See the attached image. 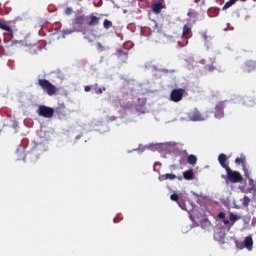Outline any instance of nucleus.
Wrapping results in <instances>:
<instances>
[{"label": "nucleus", "mask_w": 256, "mask_h": 256, "mask_svg": "<svg viewBox=\"0 0 256 256\" xmlns=\"http://www.w3.org/2000/svg\"><path fill=\"white\" fill-rule=\"evenodd\" d=\"M239 1V0H229L228 2H226L223 6V11L229 9L230 7H233V5H235V3Z\"/></svg>", "instance_id": "obj_21"}, {"label": "nucleus", "mask_w": 256, "mask_h": 256, "mask_svg": "<svg viewBox=\"0 0 256 256\" xmlns=\"http://www.w3.org/2000/svg\"><path fill=\"white\" fill-rule=\"evenodd\" d=\"M248 184L250 187L247 189V193H253V191H256V184L253 178H248Z\"/></svg>", "instance_id": "obj_17"}, {"label": "nucleus", "mask_w": 256, "mask_h": 256, "mask_svg": "<svg viewBox=\"0 0 256 256\" xmlns=\"http://www.w3.org/2000/svg\"><path fill=\"white\" fill-rule=\"evenodd\" d=\"M223 223H224V225H230L231 222H229V219H224Z\"/></svg>", "instance_id": "obj_33"}, {"label": "nucleus", "mask_w": 256, "mask_h": 256, "mask_svg": "<svg viewBox=\"0 0 256 256\" xmlns=\"http://www.w3.org/2000/svg\"><path fill=\"white\" fill-rule=\"evenodd\" d=\"M159 181H175L177 179V175L173 173L162 174L158 177Z\"/></svg>", "instance_id": "obj_11"}, {"label": "nucleus", "mask_w": 256, "mask_h": 256, "mask_svg": "<svg viewBox=\"0 0 256 256\" xmlns=\"http://www.w3.org/2000/svg\"><path fill=\"white\" fill-rule=\"evenodd\" d=\"M84 91H86V93H89V91H91V86H85Z\"/></svg>", "instance_id": "obj_32"}, {"label": "nucleus", "mask_w": 256, "mask_h": 256, "mask_svg": "<svg viewBox=\"0 0 256 256\" xmlns=\"http://www.w3.org/2000/svg\"><path fill=\"white\" fill-rule=\"evenodd\" d=\"M226 175L228 177V181L230 183H242L243 182V176L241 173L237 171H233L231 168H228L226 170Z\"/></svg>", "instance_id": "obj_5"}, {"label": "nucleus", "mask_w": 256, "mask_h": 256, "mask_svg": "<svg viewBox=\"0 0 256 256\" xmlns=\"http://www.w3.org/2000/svg\"><path fill=\"white\" fill-rule=\"evenodd\" d=\"M178 181H182L183 180V177H177Z\"/></svg>", "instance_id": "obj_35"}, {"label": "nucleus", "mask_w": 256, "mask_h": 256, "mask_svg": "<svg viewBox=\"0 0 256 256\" xmlns=\"http://www.w3.org/2000/svg\"><path fill=\"white\" fill-rule=\"evenodd\" d=\"M227 155L225 154H220L218 156V161L221 165V167H223V169H225V171H227L228 169H230L231 167H229V163L227 162Z\"/></svg>", "instance_id": "obj_10"}, {"label": "nucleus", "mask_w": 256, "mask_h": 256, "mask_svg": "<svg viewBox=\"0 0 256 256\" xmlns=\"http://www.w3.org/2000/svg\"><path fill=\"white\" fill-rule=\"evenodd\" d=\"M170 199H171V201H176V202H178L179 207H181V209H183V202H182V201H179V195H178V194H172V195L170 196Z\"/></svg>", "instance_id": "obj_20"}, {"label": "nucleus", "mask_w": 256, "mask_h": 256, "mask_svg": "<svg viewBox=\"0 0 256 256\" xmlns=\"http://www.w3.org/2000/svg\"><path fill=\"white\" fill-rule=\"evenodd\" d=\"M201 65H205V59L200 60Z\"/></svg>", "instance_id": "obj_34"}, {"label": "nucleus", "mask_w": 256, "mask_h": 256, "mask_svg": "<svg viewBox=\"0 0 256 256\" xmlns=\"http://www.w3.org/2000/svg\"><path fill=\"white\" fill-rule=\"evenodd\" d=\"M188 165H197V156L190 154L187 158Z\"/></svg>", "instance_id": "obj_19"}, {"label": "nucleus", "mask_w": 256, "mask_h": 256, "mask_svg": "<svg viewBox=\"0 0 256 256\" xmlns=\"http://www.w3.org/2000/svg\"><path fill=\"white\" fill-rule=\"evenodd\" d=\"M218 217H219V219H225V213L224 212H220L218 214Z\"/></svg>", "instance_id": "obj_31"}, {"label": "nucleus", "mask_w": 256, "mask_h": 256, "mask_svg": "<svg viewBox=\"0 0 256 256\" xmlns=\"http://www.w3.org/2000/svg\"><path fill=\"white\" fill-rule=\"evenodd\" d=\"M75 31H77V29L75 28L73 30H69V29L63 30L62 35H71V33H75Z\"/></svg>", "instance_id": "obj_26"}, {"label": "nucleus", "mask_w": 256, "mask_h": 256, "mask_svg": "<svg viewBox=\"0 0 256 256\" xmlns=\"http://www.w3.org/2000/svg\"><path fill=\"white\" fill-rule=\"evenodd\" d=\"M183 177L186 181H193V179H195V174L193 173V170H186L183 172Z\"/></svg>", "instance_id": "obj_13"}, {"label": "nucleus", "mask_w": 256, "mask_h": 256, "mask_svg": "<svg viewBox=\"0 0 256 256\" xmlns=\"http://www.w3.org/2000/svg\"><path fill=\"white\" fill-rule=\"evenodd\" d=\"M72 13H73V8L67 7V8L65 9V14H66V15H71Z\"/></svg>", "instance_id": "obj_28"}, {"label": "nucleus", "mask_w": 256, "mask_h": 256, "mask_svg": "<svg viewBox=\"0 0 256 256\" xmlns=\"http://www.w3.org/2000/svg\"><path fill=\"white\" fill-rule=\"evenodd\" d=\"M103 91H105V87L99 88L98 90H96V93H97L98 95H101V93H103Z\"/></svg>", "instance_id": "obj_30"}, {"label": "nucleus", "mask_w": 256, "mask_h": 256, "mask_svg": "<svg viewBox=\"0 0 256 256\" xmlns=\"http://www.w3.org/2000/svg\"><path fill=\"white\" fill-rule=\"evenodd\" d=\"M224 109L225 102L221 101L216 104L214 112L216 119H223V117H225V112L223 111Z\"/></svg>", "instance_id": "obj_6"}, {"label": "nucleus", "mask_w": 256, "mask_h": 256, "mask_svg": "<svg viewBox=\"0 0 256 256\" xmlns=\"http://www.w3.org/2000/svg\"><path fill=\"white\" fill-rule=\"evenodd\" d=\"M256 69V62L252 60H248L243 65V72L244 73H251Z\"/></svg>", "instance_id": "obj_9"}, {"label": "nucleus", "mask_w": 256, "mask_h": 256, "mask_svg": "<svg viewBox=\"0 0 256 256\" xmlns=\"http://www.w3.org/2000/svg\"><path fill=\"white\" fill-rule=\"evenodd\" d=\"M38 85L42 91H45L49 97L57 95V87L49 82L47 79H38Z\"/></svg>", "instance_id": "obj_2"}, {"label": "nucleus", "mask_w": 256, "mask_h": 256, "mask_svg": "<svg viewBox=\"0 0 256 256\" xmlns=\"http://www.w3.org/2000/svg\"><path fill=\"white\" fill-rule=\"evenodd\" d=\"M244 245L248 251H251L253 249V237L247 236L244 240Z\"/></svg>", "instance_id": "obj_14"}, {"label": "nucleus", "mask_w": 256, "mask_h": 256, "mask_svg": "<svg viewBox=\"0 0 256 256\" xmlns=\"http://www.w3.org/2000/svg\"><path fill=\"white\" fill-rule=\"evenodd\" d=\"M128 57L129 54H127V52L118 51V58L121 63H127Z\"/></svg>", "instance_id": "obj_16"}, {"label": "nucleus", "mask_w": 256, "mask_h": 256, "mask_svg": "<svg viewBox=\"0 0 256 256\" xmlns=\"http://www.w3.org/2000/svg\"><path fill=\"white\" fill-rule=\"evenodd\" d=\"M0 29H2V31H6L4 33V35H8L9 37H13V29L10 28L7 21L0 20Z\"/></svg>", "instance_id": "obj_8"}, {"label": "nucleus", "mask_w": 256, "mask_h": 256, "mask_svg": "<svg viewBox=\"0 0 256 256\" xmlns=\"http://www.w3.org/2000/svg\"><path fill=\"white\" fill-rule=\"evenodd\" d=\"M151 9L153 13H155L156 15H159V13L163 11V4H161V2H156L152 4Z\"/></svg>", "instance_id": "obj_12"}, {"label": "nucleus", "mask_w": 256, "mask_h": 256, "mask_svg": "<svg viewBox=\"0 0 256 256\" xmlns=\"http://www.w3.org/2000/svg\"><path fill=\"white\" fill-rule=\"evenodd\" d=\"M243 172H244V176L246 177V179L251 178V171H249V168H247L246 164H243Z\"/></svg>", "instance_id": "obj_22"}, {"label": "nucleus", "mask_w": 256, "mask_h": 256, "mask_svg": "<svg viewBox=\"0 0 256 256\" xmlns=\"http://www.w3.org/2000/svg\"><path fill=\"white\" fill-rule=\"evenodd\" d=\"M100 21H101V17L95 16L94 14H90L87 16L85 14H82V15H77L74 18L73 25L74 27H78L76 29L78 33L85 34L83 25H88V27H97Z\"/></svg>", "instance_id": "obj_1"}, {"label": "nucleus", "mask_w": 256, "mask_h": 256, "mask_svg": "<svg viewBox=\"0 0 256 256\" xmlns=\"http://www.w3.org/2000/svg\"><path fill=\"white\" fill-rule=\"evenodd\" d=\"M202 38L204 39V41H209V39H211V37L208 36L207 33H203Z\"/></svg>", "instance_id": "obj_29"}, {"label": "nucleus", "mask_w": 256, "mask_h": 256, "mask_svg": "<svg viewBox=\"0 0 256 256\" xmlns=\"http://www.w3.org/2000/svg\"><path fill=\"white\" fill-rule=\"evenodd\" d=\"M187 95V91L184 88H176L170 92V101L173 103H179L183 101V96Z\"/></svg>", "instance_id": "obj_3"}, {"label": "nucleus", "mask_w": 256, "mask_h": 256, "mask_svg": "<svg viewBox=\"0 0 256 256\" xmlns=\"http://www.w3.org/2000/svg\"><path fill=\"white\" fill-rule=\"evenodd\" d=\"M103 27L104 29H111V27H113V22H111L109 19H105L103 22Z\"/></svg>", "instance_id": "obj_23"}, {"label": "nucleus", "mask_w": 256, "mask_h": 256, "mask_svg": "<svg viewBox=\"0 0 256 256\" xmlns=\"http://www.w3.org/2000/svg\"><path fill=\"white\" fill-rule=\"evenodd\" d=\"M206 71L213 72L215 71V67L213 64L205 66Z\"/></svg>", "instance_id": "obj_27"}, {"label": "nucleus", "mask_w": 256, "mask_h": 256, "mask_svg": "<svg viewBox=\"0 0 256 256\" xmlns=\"http://www.w3.org/2000/svg\"><path fill=\"white\" fill-rule=\"evenodd\" d=\"M37 113L40 117H44L45 119H51V117L55 115V109L49 106L40 105L38 107Z\"/></svg>", "instance_id": "obj_4"}, {"label": "nucleus", "mask_w": 256, "mask_h": 256, "mask_svg": "<svg viewBox=\"0 0 256 256\" xmlns=\"http://www.w3.org/2000/svg\"><path fill=\"white\" fill-rule=\"evenodd\" d=\"M245 161H246L245 156H242L241 158H236L235 159L236 165H240V163H241L242 167H243V165H245Z\"/></svg>", "instance_id": "obj_25"}, {"label": "nucleus", "mask_w": 256, "mask_h": 256, "mask_svg": "<svg viewBox=\"0 0 256 256\" xmlns=\"http://www.w3.org/2000/svg\"><path fill=\"white\" fill-rule=\"evenodd\" d=\"M189 119L190 121H205V117L197 109L189 113Z\"/></svg>", "instance_id": "obj_7"}, {"label": "nucleus", "mask_w": 256, "mask_h": 256, "mask_svg": "<svg viewBox=\"0 0 256 256\" xmlns=\"http://www.w3.org/2000/svg\"><path fill=\"white\" fill-rule=\"evenodd\" d=\"M249 203H251V198H249L248 196H244L242 201L243 207H249Z\"/></svg>", "instance_id": "obj_24"}, {"label": "nucleus", "mask_w": 256, "mask_h": 256, "mask_svg": "<svg viewBox=\"0 0 256 256\" xmlns=\"http://www.w3.org/2000/svg\"><path fill=\"white\" fill-rule=\"evenodd\" d=\"M230 221H232L231 225L228 226V229H231V227H233V225H235L236 221H239V219H241V216L235 214V213H230L229 216Z\"/></svg>", "instance_id": "obj_15"}, {"label": "nucleus", "mask_w": 256, "mask_h": 256, "mask_svg": "<svg viewBox=\"0 0 256 256\" xmlns=\"http://www.w3.org/2000/svg\"><path fill=\"white\" fill-rule=\"evenodd\" d=\"M189 33H191V24H186L183 26L182 37L187 39V35H189Z\"/></svg>", "instance_id": "obj_18"}]
</instances>
